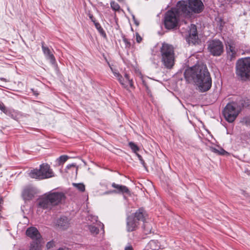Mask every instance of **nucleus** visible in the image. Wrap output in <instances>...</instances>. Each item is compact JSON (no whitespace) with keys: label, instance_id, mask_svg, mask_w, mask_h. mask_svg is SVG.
<instances>
[{"label":"nucleus","instance_id":"nucleus-1","mask_svg":"<svg viewBox=\"0 0 250 250\" xmlns=\"http://www.w3.org/2000/svg\"><path fill=\"white\" fill-rule=\"evenodd\" d=\"M184 75L189 82L193 81L201 92L208 90L211 86V79L207 67L204 64L196 65L186 69Z\"/></svg>","mask_w":250,"mask_h":250},{"label":"nucleus","instance_id":"nucleus-2","mask_svg":"<svg viewBox=\"0 0 250 250\" xmlns=\"http://www.w3.org/2000/svg\"><path fill=\"white\" fill-rule=\"evenodd\" d=\"M62 192L51 191L42 195L38 201L39 207L44 209H51L61 204L65 199Z\"/></svg>","mask_w":250,"mask_h":250},{"label":"nucleus","instance_id":"nucleus-3","mask_svg":"<svg viewBox=\"0 0 250 250\" xmlns=\"http://www.w3.org/2000/svg\"><path fill=\"white\" fill-rule=\"evenodd\" d=\"M161 61L167 69H171L174 64L175 56L173 46L167 43H163L160 49Z\"/></svg>","mask_w":250,"mask_h":250},{"label":"nucleus","instance_id":"nucleus-4","mask_svg":"<svg viewBox=\"0 0 250 250\" xmlns=\"http://www.w3.org/2000/svg\"><path fill=\"white\" fill-rule=\"evenodd\" d=\"M236 74L243 81L250 79V58L241 59L237 61Z\"/></svg>","mask_w":250,"mask_h":250},{"label":"nucleus","instance_id":"nucleus-5","mask_svg":"<svg viewBox=\"0 0 250 250\" xmlns=\"http://www.w3.org/2000/svg\"><path fill=\"white\" fill-rule=\"evenodd\" d=\"M241 110V106L237 102L228 103L223 110V115L225 119L229 123L233 122Z\"/></svg>","mask_w":250,"mask_h":250},{"label":"nucleus","instance_id":"nucleus-6","mask_svg":"<svg viewBox=\"0 0 250 250\" xmlns=\"http://www.w3.org/2000/svg\"><path fill=\"white\" fill-rule=\"evenodd\" d=\"M204 8V4L201 0H188L186 4L180 8L181 11L186 16H189L191 12L200 13Z\"/></svg>","mask_w":250,"mask_h":250},{"label":"nucleus","instance_id":"nucleus-7","mask_svg":"<svg viewBox=\"0 0 250 250\" xmlns=\"http://www.w3.org/2000/svg\"><path fill=\"white\" fill-rule=\"evenodd\" d=\"M179 21V14L176 10H168L165 14L164 25L168 29H173L177 27Z\"/></svg>","mask_w":250,"mask_h":250},{"label":"nucleus","instance_id":"nucleus-8","mask_svg":"<svg viewBox=\"0 0 250 250\" xmlns=\"http://www.w3.org/2000/svg\"><path fill=\"white\" fill-rule=\"evenodd\" d=\"M208 49L213 56H220L223 52L224 46L219 40H212L208 42Z\"/></svg>","mask_w":250,"mask_h":250},{"label":"nucleus","instance_id":"nucleus-9","mask_svg":"<svg viewBox=\"0 0 250 250\" xmlns=\"http://www.w3.org/2000/svg\"><path fill=\"white\" fill-rule=\"evenodd\" d=\"M110 69L112 71L114 76L118 79L119 83L123 87L125 88H127L128 84L130 87H132L133 86L132 81L129 79L128 75L127 74H125V78H123L122 76L119 72L113 70L111 67H110Z\"/></svg>","mask_w":250,"mask_h":250},{"label":"nucleus","instance_id":"nucleus-10","mask_svg":"<svg viewBox=\"0 0 250 250\" xmlns=\"http://www.w3.org/2000/svg\"><path fill=\"white\" fill-rule=\"evenodd\" d=\"M226 45L227 53L230 59L235 58L238 55V48L236 43L232 40H229L227 42Z\"/></svg>","mask_w":250,"mask_h":250},{"label":"nucleus","instance_id":"nucleus-11","mask_svg":"<svg viewBox=\"0 0 250 250\" xmlns=\"http://www.w3.org/2000/svg\"><path fill=\"white\" fill-rule=\"evenodd\" d=\"M42 179L49 178L53 176V171L48 165L43 164L39 169Z\"/></svg>","mask_w":250,"mask_h":250},{"label":"nucleus","instance_id":"nucleus-12","mask_svg":"<svg viewBox=\"0 0 250 250\" xmlns=\"http://www.w3.org/2000/svg\"><path fill=\"white\" fill-rule=\"evenodd\" d=\"M26 234L33 241L41 240V234L35 227H32L28 228L26 231Z\"/></svg>","mask_w":250,"mask_h":250},{"label":"nucleus","instance_id":"nucleus-13","mask_svg":"<svg viewBox=\"0 0 250 250\" xmlns=\"http://www.w3.org/2000/svg\"><path fill=\"white\" fill-rule=\"evenodd\" d=\"M139 225V222L133 218V216H129L127 219V230L128 231L135 230Z\"/></svg>","mask_w":250,"mask_h":250},{"label":"nucleus","instance_id":"nucleus-14","mask_svg":"<svg viewBox=\"0 0 250 250\" xmlns=\"http://www.w3.org/2000/svg\"><path fill=\"white\" fill-rule=\"evenodd\" d=\"M35 193L33 188L27 187L24 189L22 195L24 200H30L34 197Z\"/></svg>","mask_w":250,"mask_h":250},{"label":"nucleus","instance_id":"nucleus-15","mask_svg":"<svg viewBox=\"0 0 250 250\" xmlns=\"http://www.w3.org/2000/svg\"><path fill=\"white\" fill-rule=\"evenodd\" d=\"M69 220L67 217H62L57 220L56 222V225L61 229H65L69 227Z\"/></svg>","mask_w":250,"mask_h":250},{"label":"nucleus","instance_id":"nucleus-16","mask_svg":"<svg viewBox=\"0 0 250 250\" xmlns=\"http://www.w3.org/2000/svg\"><path fill=\"white\" fill-rule=\"evenodd\" d=\"M42 49L46 58L49 60L52 64L55 63V58L51 50L48 47L44 46L43 43H42Z\"/></svg>","mask_w":250,"mask_h":250},{"label":"nucleus","instance_id":"nucleus-17","mask_svg":"<svg viewBox=\"0 0 250 250\" xmlns=\"http://www.w3.org/2000/svg\"><path fill=\"white\" fill-rule=\"evenodd\" d=\"M198 39L196 26L194 24H191L189 31V41L195 42Z\"/></svg>","mask_w":250,"mask_h":250},{"label":"nucleus","instance_id":"nucleus-18","mask_svg":"<svg viewBox=\"0 0 250 250\" xmlns=\"http://www.w3.org/2000/svg\"><path fill=\"white\" fill-rule=\"evenodd\" d=\"M146 216L147 214L145 210L143 208H140L136 211L133 217L137 221L139 222V221H142L144 223Z\"/></svg>","mask_w":250,"mask_h":250},{"label":"nucleus","instance_id":"nucleus-19","mask_svg":"<svg viewBox=\"0 0 250 250\" xmlns=\"http://www.w3.org/2000/svg\"><path fill=\"white\" fill-rule=\"evenodd\" d=\"M112 187L117 189L116 193L129 194V189L125 186L116 184L114 183L112 184Z\"/></svg>","mask_w":250,"mask_h":250},{"label":"nucleus","instance_id":"nucleus-20","mask_svg":"<svg viewBox=\"0 0 250 250\" xmlns=\"http://www.w3.org/2000/svg\"><path fill=\"white\" fill-rule=\"evenodd\" d=\"M144 250H160V246L157 241L151 240L147 244Z\"/></svg>","mask_w":250,"mask_h":250},{"label":"nucleus","instance_id":"nucleus-21","mask_svg":"<svg viewBox=\"0 0 250 250\" xmlns=\"http://www.w3.org/2000/svg\"><path fill=\"white\" fill-rule=\"evenodd\" d=\"M29 250H42L41 240L33 241L30 243Z\"/></svg>","mask_w":250,"mask_h":250},{"label":"nucleus","instance_id":"nucleus-22","mask_svg":"<svg viewBox=\"0 0 250 250\" xmlns=\"http://www.w3.org/2000/svg\"><path fill=\"white\" fill-rule=\"evenodd\" d=\"M29 175L32 178H35L38 179H42V176L41 175L40 171L38 169H34L31 170L29 172Z\"/></svg>","mask_w":250,"mask_h":250},{"label":"nucleus","instance_id":"nucleus-23","mask_svg":"<svg viewBox=\"0 0 250 250\" xmlns=\"http://www.w3.org/2000/svg\"><path fill=\"white\" fill-rule=\"evenodd\" d=\"M210 150L216 154L220 155H225V154H227L228 152L226 151L224 149L221 147H218L217 148L211 147H210Z\"/></svg>","mask_w":250,"mask_h":250},{"label":"nucleus","instance_id":"nucleus-24","mask_svg":"<svg viewBox=\"0 0 250 250\" xmlns=\"http://www.w3.org/2000/svg\"><path fill=\"white\" fill-rule=\"evenodd\" d=\"M143 228L144 233L146 234H148L151 233L152 230V227L149 223L147 222H145Z\"/></svg>","mask_w":250,"mask_h":250},{"label":"nucleus","instance_id":"nucleus-25","mask_svg":"<svg viewBox=\"0 0 250 250\" xmlns=\"http://www.w3.org/2000/svg\"><path fill=\"white\" fill-rule=\"evenodd\" d=\"M93 22L94 23L96 28L98 30L100 34L103 37H105L106 34L100 23L96 22L95 21H93Z\"/></svg>","mask_w":250,"mask_h":250},{"label":"nucleus","instance_id":"nucleus-26","mask_svg":"<svg viewBox=\"0 0 250 250\" xmlns=\"http://www.w3.org/2000/svg\"><path fill=\"white\" fill-rule=\"evenodd\" d=\"M72 185L78 190L83 192L85 190V186L83 183H74Z\"/></svg>","mask_w":250,"mask_h":250},{"label":"nucleus","instance_id":"nucleus-27","mask_svg":"<svg viewBox=\"0 0 250 250\" xmlns=\"http://www.w3.org/2000/svg\"><path fill=\"white\" fill-rule=\"evenodd\" d=\"M68 159V156L67 155L61 156L59 158L57 159V161L59 165L63 164L65 163Z\"/></svg>","mask_w":250,"mask_h":250},{"label":"nucleus","instance_id":"nucleus-28","mask_svg":"<svg viewBox=\"0 0 250 250\" xmlns=\"http://www.w3.org/2000/svg\"><path fill=\"white\" fill-rule=\"evenodd\" d=\"M88 229L91 233L93 234H97L99 233V229L95 226L89 225Z\"/></svg>","mask_w":250,"mask_h":250},{"label":"nucleus","instance_id":"nucleus-29","mask_svg":"<svg viewBox=\"0 0 250 250\" xmlns=\"http://www.w3.org/2000/svg\"><path fill=\"white\" fill-rule=\"evenodd\" d=\"M110 5L112 9L114 11H119L120 9L119 5L115 1H111Z\"/></svg>","mask_w":250,"mask_h":250},{"label":"nucleus","instance_id":"nucleus-30","mask_svg":"<svg viewBox=\"0 0 250 250\" xmlns=\"http://www.w3.org/2000/svg\"><path fill=\"white\" fill-rule=\"evenodd\" d=\"M129 146L131 148L132 151L135 153H136L137 151L139 150V147L138 146L133 142H129Z\"/></svg>","mask_w":250,"mask_h":250},{"label":"nucleus","instance_id":"nucleus-31","mask_svg":"<svg viewBox=\"0 0 250 250\" xmlns=\"http://www.w3.org/2000/svg\"><path fill=\"white\" fill-rule=\"evenodd\" d=\"M87 218L88 220L90 221L93 224L97 222L98 217L96 216L90 215L87 217Z\"/></svg>","mask_w":250,"mask_h":250},{"label":"nucleus","instance_id":"nucleus-32","mask_svg":"<svg viewBox=\"0 0 250 250\" xmlns=\"http://www.w3.org/2000/svg\"><path fill=\"white\" fill-rule=\"evenodd\" d=\"M123 41L125 44V47L127 48H129L131 44L130 42L128 41V40L125 38H124Z\"/></svg>","mask_w":250,"mask_h":250},{"label":"nucleus","instance_id":"nucleus-33","mask_svg":"<svg viewBox=\"0 0 250 250\" xmlns=\"http://www.w3.org/2000/svg\"><path fill=\"white\" fill-rule=\"evenodd\" d=\"M54 246V242H53V241H50V242H48L46 244V248H47L48 249H50V248H53Z\"/></svg>","mask_w":250,"mask_h":250},{"label":"nucleus","instance_id":"nucleus-34","mask_svg":"<svg viewBox=\"0 0 250 250\" xmlns=\"http://www.w3.org/2000/svg\"><path fill=\"white\" fill-rule=\"evenodd\" d=\"M125 250H134V249H133L132 246L130 244L128 243L125 246Z\"/></svg>","mask_w":250,"mask_h":250},{"label":"nucleus","instance_id":"nucleus-35","mask_svg":"<svg viewBox=\"0 0 250 250\" xmlns=\"http://www.w3.org/2000/svg\"><path fill=\"white\" fill-rule=\"evenodd\" d=\"M0 109L3 111L4 113H6V108L4 106L3 104L1 102H0Z\"/></svg>","mask_w":250,"mask_h":250},{"label":"nucleus","instance_id":"nucleus-36","mask_svg":"<svg viewBox=\"0 0 250 250\" xmlns=\"http://www.w3.org/2000/svg\"><path fill=\"white\" fill-rule=\"evenodd\" d=\"M136 40L138 42H140L142 41V38L138 34H136Z\"/></svg>","mask_w":250,"mask_h":250},{"label":"nucleus","instance_id":"nucleus-37","mask_svg":"<svg viewBox=\"0 0 250 250\" xmlns=\"http://www.w3.org/2000/svg\"><path fill=\"white\" fill-rule=\"evenodd\" d=\"M115 192H116V190H112V191H106V192H105V194H110V193H115Z\"/></svg>","mask_w":250,"mask_h":250},{"label":"nucleus","instance_id":"nucleus-38","mask_svg":"<svg viewBox=\"0 0 250 250\" xmlns=\"http://www.w3.org/2000/svg\"><path fill=\"white\" fill-rule=\"evenodd\" d=\"M75 167V165L74 164H70V165H69L67 166V167L68 168H69L70 167Z\"/></svg>","mask_w":250,"mask_h":250},{"label":"nucleus","instance_id":"nucleus-39","mask_svg":"<svg viewBox=\"0 0 250 250\" xmlns=\"http://www.w3.org/2000/svg\"><path fill=\"white\" fill-rule=\"evenodd\" d=\"M89 18L92 20V21L93 22V21H95L94 20H93V16L92 15H89Z\"/></svg>","mask_w":250,"mask_h":250},{"label":"nucleus","instance_id":"nucleus-40","mask_svg":"<svg viewBox=\"0 0 250 250\" xmlns=\"http://www.w3.org/2000/svg\"><path fill=\"white\" fill-rule=\"evenodd\" d=\"M137 156H138L139 159L141 160V161H143L142 159V157L138 154H137Z\"/></svg>","mask_w":250,"mask_h":250},{"label":"nucleus","instance_id":"nucleus-41","mask_svg":"<svg viewBox=\"0 0 250 250\" xmlns=\"http://www.w3.org/2000/svg\"><path fill=\"white\" fill-rule=\"evenodd\" d=\"M145 85H146V90H147V92H149L148 87V86H147V85H146V84H145Z\"/></svg>","mask_w":250,"mask_h":250},{"label":"nucleus","instance_id":"nucleus-42","mask_svg":"<svg viewBox=\"0 0 250 250\" xmlns=\"http://www.w3.org/2000/svg\"><path fill=\"white\" fill-rule=\"evenodd\" d=\"M119 1H122L123 0H118Z\"/></svg>","mask_w":250,"mask_h":250}]
</instances>
